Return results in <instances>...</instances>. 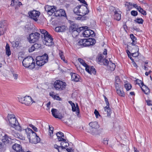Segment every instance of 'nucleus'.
Wrapping results in <instances>:
<instances>
[{
    "label": "nucleus",
    "mask_w": 152,
    "mask_h": 152,
    "mask_svg": "<svg viewBox=\"0 0 152 152\" xmlns=\"http://www.w3.org/2000/svg\"><path fill=\"white\" fill-rule=\"evenodd\" d=\"M22 132L23 134L22 135L18 133H15L14 135L15 137L23 140H25V135L26 134L28 139L31 143L35 144L40 141V138L37 136L36 133L30 129H25Z\"/></svg>",
    "instance_id": "obj_1"
},
{
    "label": "nucleus",
    "mask_w": 152,
    "mask_h": 152,
    "mask_svg": "<svg viewBox=\"0 0 152 152\" xmlns=\"http://www.w3.org/2000/svg\"><path fill=\"white\" fill-rule=\"evenodd\" d=\"M7 118L8 120L10 126L14 128L16 130L22 132L25 129L20 125L14 115L8 114L7 116Z\"/></svg>",
    "instance_id": "obj_2"
},
{
    "label": "nucleus",
    "mask_w": 152,
    "mask_h": 152,
    "mask_svg": "<svg viewBox=\"0 0 152 152\" xmlns=\"http://www.w3.org/2000/svg\"><path fill=\"white\" fill-rule=\"evenodd\" d=\"M40 31L42 34V37L44 44L48 46L53 45V39L47 31L43 29H40Z\"/></svg>",
    "instance_id": "obj_3"
},
{
    "label": "nucleus",
    "mask_w": 152,
    "mask_h": 152,
    "mask_svg": "<svg viewBox=\"0 0 152 152\" xmlns=\"http://www.w3.org/2000/svg\"><path fill=\"white\" fill-rule=\"evenodd\" d=\"M75 26L72 25L70 27L72 31V34H76V36H77L79 33L82 31V33L83 36L84 37H88L90 36V29H87V26L81 27L78 28H75Z\"/></svg>",
    "instance_id": "obj_4"
},
{
    "label": "nucleus",
    "mask_w": 152,
    "mask_h": 152,
    "mask_svg": "<svg viewBox=\"0 0 152 152\" xmlns=\"http://www.w3.org/2000/svg\"><path fill=\"white\" fill-rule=\"evenodd\" d=\"M75 14L80 16H84L89 12V10L86 6L83 5L76 7L74 10Z\"/></svg>",
    "instance_id": "obj_5"
},
{
    "label": "nucleus",
    "mask_w": 152,
    "mask_h": 152,
    "mask_svg": "<svg viewBox=\"0 0 152 152\" xmlns=\"http://www.w3.org/2000/svg\"><path fill=\"white\" fill-rule=\"evenodd\" d=\"M34 61V59L32 57L28 56L25 58L22 61L23 65L26 68L33 69L35 66V63Z\"/></svg>",
    "instance_id": "obj_6"
},
{
    "label": "nucleus",
    "mask_w": 152,
    "mask_h": 152,
    "mask_svg": "<svg viewBox=\"0 0 152 152\" xmlns=\"http://www.w3.org/2000/svg\"><path fill=\"white\" fill-rule=\"evenodd\" d=\"M96 40L92 38L81 39L78 42V45L81 47H87L93 45L96 43Z\"/></svg>",
    "instance_id": "obj_7"
},
{
    "label": "nucleus",
    "mask_w": 152,
    "mask_h": 152,
    "mask_svg": "<svg viewBox=\"0 0 152 152\" xmlns=\"http://www.w3.org/2000/svg\"><path fill=\"white\" fill-rule=\"evenodd\" d=\"M48 55L46 54L38 56L36 58V64L39 66H42L48 62Z\"/></svg>",
    "instance_id": "obj_8"
},
{
    "label": "nucleus",
    "mask_w": 152,
    "mask_h": 152,
    "mask_svg": "<svg viewBox=\"0 0 152 152\" xmlns=\"http://www.w3.org/2000/svg\"><path fill=\"white\" fill-rule=\"evenodd\" d=\"M18 100L20 102L26 105L29 106L35 102L33 101L31 97L29 96L25 97H18Z\"/></svg>",
    "instance_id": "obj_9"
},
{
    "label": "nucleus",
    "mask_w": 152,
    "mask_h": 152,
    "mask_svg": "<svg viewBox=\"0 0 152 152\" xmlns=\"http://www.w3.org/2000/svg\"><path fill=\"white\" fill-rule=\"evenodd\" d=\"M40 37V34L35 32L30 34L28 37V40L30 43H34L38 40Z\"/></svg>",
    "instance_id": "obj_10"
},
{
    "label": "nucleus",
    "mask_w": 152,
    "mask_h": 152,
    "mask_svg": "<svg viewBox=\"0 0 152 152\" xmlns=\"http://www.w3.org/2000/svg\"><path fill=\"white\" fill-rule=\"evenodd\" d=\"M66 83L60 80H56L54 83V86L57 90H63L66 87Z\"/></svg>",
    "instance_id": "obj_11"
},
{
    "label": "nucleus",
    "mask_w": 152,
    "mask_h": 152,
    "mask_svg": "<svg viewBox=\"0 0 152 152\" xmlns=\"http://www.w3.org/2000/svg\"><path fill=\"white\" fill-rule=\"evenodd\" d=\"M90 126V133L92 134H94L97 131V129L99 127L98 123L96 121L91 122L89 124Z\"/></svg>",
    "instance_id": "obj_12"
},
{
    "label": "nucleus",
    "mask_w": 152,
    "mask_h": 152,
    "mask_svg": "<svg viewBox=\"0 0 152 152\" xmlns=\"http://www.w3.org/2000/svg\"><path fill=\"white\" fill-rule=\"evenodd\" d=\"M29 17L35 21L37 20V18L40 15V12L37 11L33 10L31 12H29L28 13Z\"/></svg>",
    "instance_id": "obj_13"
},
{
    "label": "nucleus",
    "mask_w": 152,
    "mask_h": 152,
    "mask_svg": "<svg viewBox=\"0 0 152 152\" xmlns=\"http://www.w3.org/2000/svg\"><path fill=\"white\" fill-rule=\"evenodd\" d=\"M110 8L114 12L115 19L119 20L121 19V12L119 9H115L114 7L112 6Z\"/></svg>",
    "instance_id": "obj_14"
},
{
    "label": "nucleus",
    "mask_w": 152,
    "mask_h": 152,
    "mask_svg": "<svg viewBox=\"0 0 152 152\" xmlns=\"http://www.w3.org/2000/svg\"><path fill=\"white\" fill-rule=\"evenodd\" d=\"M45 9L50 15H54V13L56 11V9L54 7V6H51L48 5L45 6Z\"/></svg>",
    "instance_id": "obj_15"
},
{
    "label": "nucleus",
    "mask_w": 152,
    "mask_h": 152,
    "mask_svg": "<svg viewBox=\"0 0 152 152\" xmlns=\"http://www.w3.org/2000/svg\"><path fill=\"white\" fill-rule=\"evenodd\" d=\"M51 112L53 115L56 118L62 119L63 117L61 114L58 113V110L56 109L53 108L51 110Z\"/></svg>",
    "instance_id": "obj_16"
},
{
    "label": "nucleus",
    "mask_w": 152,
    "mask_h": 152,
    "mask_svg": "<svg viewBox=\"0 0 152 152\" xmlns=\"http://www.w3.org/2000/svg\"><path fill=\"white\" fill-rule=\"evenodd\" d=\"M55 16H66L65 12L64 10L63 9H59L56 10L54 13V15Z\"/></svg>",
    "instance_id": "obj_17"
},
{
    "label": "nucleus",
    "mask_w": 152,
    "mask_h": 152,
    "mask_svg": "<svg viewBox=\"0 0 152 152\" xmlns=\"http://www.w3.org/2000/svg\"><path fill=\"white\" fill-rule=\"evenodd\" d=\"M85 68L86 71L90 74H96V71L93 66H90L87 65Z\"/></svg>",
    "instance_id": "obj_18"
},
{
    "label": "nucleus",
    "mask_w": 152,
    "mask_h": 152,
    "mask_svg": "<svg viewBox=\"0 0 152 152\" xmlns=\"http://www.w3.org/2000/svg\"><path fill=\"white\" fill-rule=\"evenodd\" d=\"M12 148L17 152H24V151L22 149L20 145L16 143L12 146Z\"/></svg>",
    "instance_id": "obj_19"
},
{
    "label": "nucleus",
    "mask_w": 152,
    "mask_h": 152,
    "mask_svg": "<svg viewBox=\"0 0 152 152\" xmlns=\"http://www.w3.org/2000/svg\"><path fill=\"white\" fill-rule=\"evenodd\" d=\"M72 110L73 112H76V114L78 117H80V115H79L80 110L77 104L75 105V104L74 106H72Z\"/></svg>",
    "instance_id": "obj_20"
},
{
    "label": "nucleus",
    "mask_w": 152,
    "mask_h": 152,
    "mask_svg": "<svg viewBox=\"0 0 152 152\" xmlns=\"http://www.w3.org/2000/svg\"><path fill=\"white\" fill-rule=\"evenodd\" d=\"M104 114H107L108 117L110 116L112 113V110L110 109L109 105H107V106L104 107Z\"/></svg>",
    "instance_id": "obj_21"
},
{
    "label": "nucleus",
    "mask_w": 152,
    "mask_h": 152,
    "mask_svg": "<svg viewBox=\"0 0 152 152\" xmlns=\"http://www.w3.org/2000/svg\"><path fill=\"white\" fill-rule=\"evenodd\" d=\"M115 79V86L116 90L119 89L121 87V82L120 80L118 77H116Z\"/></svg>",
    "instance_id": "obj_22"
},
{
    "label": "nucleus",
    "mask_w": 152,
    "mask_h": 152,
    "mask_svg": "<svg viewBox=\"0 0 152 152\" xmlns=\"http://www.w3.org/2000/svg\"><path fill=\"white\" fill-rule=\"evenodd\" d=\"M80 76L75 73H73L71 75V79L73 81L78 82L79 81Z\"/></svg>",
    "instance_id": "obj_23"
},
{
    "label": "nucleus",
    "mask_w": 152,
    "mask_h": 152,
    "mask_svg": "<svg viewBox=\"0 0 152 152\" xmlns=\"http://www.w3.org/2000/svg\"><path fill=\"white\" fill-rule=\"evenodd\" d=\"M66 29L65 26H64L63 25L60 26H58L56 27L55 28V31L56 32H62L64 31Z\"/></svg>",
    "instance_id": "obj_24"
},
{
    "label": "nucleus",
    "mask_w": 152,
    "mask_h": 152,
    "mask_svg": "<svg viewBox=\"0 0 152 152\" xmlns=\"http://www.w3.org/2000/svg\"><path fill=\"white\" fill-rule=\"evenodd\" d=\"M61 147L63 149H66H66L68 146L69 145V143L66 141H63L61 142Z\"/></svg>",
    "instance_id": "obj_25"
},
{
    "label": "nucleus",
    "mask_w": 152,
    "mask_h": 152,
    "mask_svg": "<svg viewBox=\"0 0 152 152\" xmlns=\"http://www.w3.org/2000/svg\"><path fill=\"white\" fill-rule=\"evenodd\" d=\"M11 138L9 137L7 135H5L2 139V142L6 143H9L11 141Z\"/></svg>",
    "instance_id": "obj_26"
},
{
    "label": "nucleus",
    "mask_w": 152,
    "mask_h": 152,
    "mask_svg": "<svg viewBox=\"0 0 152 152\" xmlns=\"http://www.w3.org/2000/svg\"><path fill=\"white\" fill-rule=\"evenodd\" d=\"M6 54L9 56L11 54V52L10 46L8 43H7L5 47Z\"/></svg>",
    "instance_id": "obj_27"
},
{
    "label": "nucleus",
    "mask_w": 152,
    "mask_h": 152,
    "mask_svg": "<svg viewBox=\"0 0 152 152\" xmlns=\"http://www.w3.org/2000/svg\"><path fill=\"white\" fill-rule=\"evenodd\" d=\"M104 59L103 56L101 54L98 56L97 59V61H98L99 64L101 65H102V63L104 62Z\"/></svg>",
    "instance_id": "obj_28"
},
{
    "label": "nucleus",
    "mask_w": 152,
    "mask_h": 152,
    "mask_svg": "<svg viewBox=\"0 0 152 152\" xmlns=\"http://www.w3.org/2000/svg\"><path fill=\"white\" fill-rule=\"evenodd\" d=\"M117 94L120 96L124 97L125 95V93L123 90L120 89L116 90Z\"/></svg>",
    "instance_id": "obj_29"
},
{
    "label": "nucleus",
    "mask_w": 152,
    "mask_h": 152,
    "mask_svg": "<svg viewBox=\"0 0 152 152\" xmlns=\"http://www.w3.org/2000/svg\"><path fill=\"white\" fill-rule=\"evenodd\" d=\"M143 88H142V90L144 92L145 94H148L150 93V90L145 85H144Z\"/></svg>",
    "instance_id": "obj_30"
},
{
    "label": "nucleus",
    "mask_w": 152,
    "mask_h": 152,
    "mask_svg": "<svg viewBox=\"0 0 152 152\" xmlns=\"http://www.w3.org/2000/svg\"><path fill=\"white\" fill-rule=\"evenodd\" d=\"M108 69L111 71H113L115 67V64L113 63L110 62L108 66Z\"/></svg>",
    "instance_id": "obj_31"
},
{
    "label": "nucleus",
    "mask_w": 152,
    "mask_h": 152,
    "mask_svg": "<svg viewBox=\"0 0 152 152\" xmlns=\"http://www.w3.org/2000/svg\"><path fill=\"white\" fill-rule=\"evenodd\" d=\"M137 10L140 12L143 15H146V12L145 10H143L140 7H138V8H137Z\"/></svg>",
    "instance_id": "obj_32"
},
{
    "label": "nucleus",
    "mask_w": 152,
    "mask_h": 152,
    "mask_svg": "<svg viewBox=\"0 0 152 152\" xmlns=\"http://www.w3.org/2000/svg\"><path fill=\"white\" fill-rule=\"evenodd\" d=\"M136 83L138 84L142 88L144 86L143 82L140 80L137 79L136 80Z\"/></svg>",
    "instance_id": "obj_33"
},
{
    "label": "nucleus",
    "mask_w": 152,
    "mask_h": 152,
    "mask_svg": "<svg viewBox=\"0 0 152 152\" xmlns=\"http://www.w3.org/2000/svg\"><path fill=\"white\" fill-rule=\"evenodd\" d=\"M11 1L15 5H18L19 7L22 5L21 2L19 1L18 0L16 1H15V0H11Z\"/></svg>",
    "instance_id": "obj_34"
},
{
    "label": "nucleus",
    "mask_w": 152,
    "mask_h": 152,
    "mask_svg": "<svg viewBox=\"0 0 152 152\" xmlns=\"http://www.w3.org/2000/svg\"><path fill=\"white\" fill-rule=\"evenodd\" d=\"M59 55L61 59L62 60L66 62L65 59V57L63 54V52L61 50H59Z\"/></svg>",
    "instance_id": "obj_35"
},
{
    "label": "nucleus",
    "mask_w": 152,
    "mask_h": 152,
    "mask_svg": "<svg viewBox=\"0 0 152 152\" xmlns=\"http://www.w3.org/2000/svg\"><path fill=\"white\" fill-rule=\"evenodd\" d=\"M78 61L80 63L85 67H86L88 65L83 59L80 58H78Z\"/></svg>",
    "instance_id": "obj_36"
},
{
    "label": "nucleus",
    "mask_w": 152,
    "mask_h": 152,
    "mask_svg": "<svg viewBox=\"0 0 152 152\" xmlns=\"http://www.w3.org/2000/svg\"><path fill=\"white\" fill-rule=\"evenodd\" d=\"M124 87L127 91H129L132 88L131 85L129 83L125 84L124 85Z\"/></svg>",
    "instance_id": "obj_37"
},
{
    "label": "nucleus",
    "mask_w": 152,
    "mask_h": 152,
    "mask_svg": "<svg viewBox=\"0 0 152 152\" xmlns=\"http://www.w3.org/2000/svg\"><path fill=\"white\" fill-rule=\"evenodd\" d=\"M125 6L129 10L131 9L132 8V3L130 2H126L125 4Z\"/></svg>",
    "instance_id": "obj_38"
},
{
    "label": "nucleus",
    "mask_w": 152,
    "mask_h": 152,
    "mask_svg": "<svg viewBox=\"0 0 152 152\" xmlns=\"http://www.w3.org/2000/svg\"><path fill=\"white\" fill-rule=\"evenodd\" d=\"M138 23L142 24L143 22V20L142 18H137L136 20H135Z\"/></svg>",
    "instance_id": "obj_39"
},
{
    "label": "nucleus",
    "mask_w": 152,
    "mask_h": 152,
    "mask_svg": "<svg viewBox=\"0 0 152 152\" xmlns=\"http://www.w3.org/2000/svg\"><path fill=\"white\" fill-rule=\"evenodd\" d=\"M49 133L50 134V135H51L53 134L54 128L52 126L50 127V126H49Z\"/></svg>",
    "instance_id": "obj_40"
},
{
    "label": "nucleus",
    "mask_w": 152,
    "mask_h": 152,
    "mask_svg": "<svg viewBox=\"0 0 152 152\" xmlns=\"http://www.w3.org/2000/svg\"><path fill=\"white\" fill-rule=\"evenodd\" d=\"M56 135L57 137H64V134L61 132H58L57 133Z\"/></svg>",
    "instance_id": "obj_41"
},
{
    "label": "nucleus",
    "mask_w": 152,
    "mask_h": 152,
    "mask_svg": "<svg viewBox=\"0 0 152 152\" xmlns=\"http://www.w3.org/2000/svg\"><path fill=\"white\" fill-rule=\"evenodd\" d=\"M33 45L36 50L39 49L41 47V45L40 44L35 43Z\"/></svg>",
    "instance_id": "obj_42"
},
{
    "label": "nucleus",
    "mask_w": 152,
    "mask_h": 152,
    "mask_svg": "<svg viewBox=\"0 0 152 152\" xmlns=\"http://www.w3.org/2000/svg\"><path fill=\"white\" fill-rule=\"evenodd\" d=\"M29 126L35 131L37 132L38 131L37 129L33 125L31 124H30Z\"/></svg>",
    "instance_id": "obj_43"
},
{
    "label": "nucleus",
    "mask_w": 152,
    "mask_h": 152,
    "mask_svg": "<svg viewBox=\"0 0 152 152\" xmlns=\"http://www.w3.org/2000/svg\"><path fill=\"white\" fill-rule=\"evenodd\" d=\"M36 49L35 48L34 45H32L31 47L30 48H29V51L30 52H31L35 50H36Z\"/></svg>",
    "instance_id": "obj_44"
},
{
    "label": "nucleus",
    "mask_w": 152,
    "mask_h": 152,
    "mask_svg": "<svg viewBox=\"0 0 152 152\" xmlns=\"http://www.w3.org/2000/svg\"><path fill=\"white\" fill-rule=\"evenodd\" d=\"M109 63L108 60L107 59H104V62L102 63V64H103L105 65H107Z\"/></svg>",
    "instance_id": "obj_45"
},
{
    "label": "nucleus",
    "mask_w": 152,
    "mask_h": 152,
    "mask_svg": "<svg viewBox=\"0 0 152 152\" xmlns=\"http://www.w3.org/2000/svg\"><path fill=\"white\" fill-rule=\"evenodd\" d=\"M13 46L14 47H17L19 45V42L18 41L13 42Z\"/></svg>",
    "instance_id": "obj_46"
},
{
    "label": "nucleus",
    "mask_w": 152,
    "mask_h": 152,
    "mask_svg": "<svg viewBox=\"0 0 152 152\" xmlns=\"http://www.w3.org/2000/svg\"><path fill=\"white\" fill-rule=\"evenodd\" d=\"M131 14L133 16H135L137 15V12L134 10H132L131 12Z\"/></svg>",
    "instance_id": "obj_47"
},
{
    "label": "nucleus",
    "mask_w": 152,
    "mask_h": 152,
    "mask_svg": "<svg viewBox=\"0 0 152 152\" xmlns=\"http://www.w3.org/2000/svg\"><path fill=\"white\" fill-rule=\"evenodd\" d=\"M63 137H57V138L59 141H66V140Z\"/></svg>",
    "instance_id": "obj_48"
},
{
    "label": "nucleus",
    "mask_w": 152,
    "mask_h": 152,
    "mask_svg": "<svg viewBox=\"0 0 152 152\" xmlns=\"http://www.w3.org/2000/svg\"><path fill=\"white\" fill-rule=\"evenodd\" d=\"M130 37L132 40H137V39L136 37L134 36V35L133 34H131L130 35Z\"/></svg>",
    "instance_id": "obj_49"
},
{
    "label": "nucleus",
    "mask_w": 152,
    "mask_h": 152,
    "mask_svg": "<svg viewBox=\"0 0 152 152\" xmlns=\"http://www.w3.org/2000/svg\"><path fill=\"white\" fill-rule=\"evenodd\" d=\"M103 97L104 98L105 101L107 105H109V102L108 101V99L104 95H103Z\"/></svg>",
    "instance_id": "obj_50"
},
{
    "label": "nucleus",
    "mask_w": 152,
    "mask_h": 152,
    "mask_svg": "<svg viewBox=\"0 0 152 152\" xmlns=\"http://www.w3.org/2000/svg\"><path fill=\"white\" fill-rule=\"evenodd\" d=\"M50 95L51 96H52L54 99H57V100H59V99L60 98L59 96H56V95H53L52 96L51 95H50Z\"/></svg>",
    "instance_id": "obj_51"
},
{
    "label": "nucleus",
    "mask_w": 152,
    "mask_h": 152,
    "mask_svg": "<svg viewBox=\"0 0 152 152\" xmlns=\"http://www.w3.org/2000/svg\"><path fill=\"white\" fill-rule=\"evenodd\" d=\"M94 113L95 114L96 117V118L98 117V115H100L99 114V112L97 111L96 110H95L94 112Z\"/></svg>",
    "instance_id": "obj_52"
},
{
    "label": "nucleus",
    "mask_w": 152,
    "mask_h": 152,
    "mask_svg": "<svg viewBox=\"0 0 152 152\" xmlns=\"http://www.w3.org/2000/svg\"><path fill=\"white\" fill-rule=\"evenodd\" d=\"M103 143L105 145H107L108 143V141L107 138H104L103 140Z\"/></svg>",
    "instance_id": "obj_53"
},
{
    "label": "nucleus",
    "mask_w": 152,
    "mask_h": 152,
    "mask_svg": "<svg viewBox=\"0 0 152 152\" xmlns=\"http://www.w3.org/2000/svg\"><path fill=\"white\" fill-rule=\"evenodd\" d=\"M90 36L93 37L95 36V34L94 32L91 30L90 29Z\"/></svg>",
    "instance_id": "obj_54"
},
{
    "label": "nucleus",
    "mask_w": 152,
    "mask_h": 152,
    "mask_svg": "<svg viewBox=\"0 0 152 152\" xmlns=\"http://www.w3.org/2000/svg\"><path fill=\"white\" fill-rule=\"evenodd\" d=\"M54 148L57 149L59 152H60L59 150V148H60V147L56 145H55L54 146Z\"/></svg>",
    "instance_id": "obj_55"
},
{
    "label": "nucleus",
    "mask_w": 152,
    "mask_h": 152,
    "mask_svg": "<svg viewBox=\"0 0 152 152\" xmlns=\"http://www.w3.org/2000/svg\"><path fill=\"white\" fill-rule=\"evenodd\" d=\"M12 74L14 79L16 80H17L18 78V75L14 73H13Z\"/></svg>",
    "instance_id": "obj_56"
},
{
    "label": "nucleus",
    "mask_w": 152,
    "mask_h": 152,
    "mask_svg": "<svg viewBox=\"0 0 152 152\" xmlns=\"http://www.w3.org/2000/svg\"><path fill=\"white\" fill-rule=\"evenodd\" d=\"M132 55L133 57H137L138 55V53H132Z\"/></svg>",
    "instance_id": "obj_57"
},
{
    "label": "nucleus",
    "mask_w": 152,
    "mask_h": 152,
    "mask_svg": "<svg viewBox=\"0 0 152 152\" xmlns=\"http://www.w3.org/2000/svg\"><path fill=\"white\" fill-rule=\"evenodd\" d=\"M81 17H78L76 18V19L77 20H83L84 18L83 16H81Z\"/></svg>",
    "instance_id": "obj_58"
},
{
    "label": "nucleus",
    "mask_w": 152,
    "mask_h": 152,
    "mask_svg": "<svg viewBox=\"0 0 152 152\" xmlns=\"http://www.w3.org/2000/svg\"><path fill=\"white\" fill-rule=\"evenodd\" d=\"M132 44L133 45H135L137 44V41L136 40H132Z\"/></svg>",
    "instance_id": "obj_59"
},
{
    "label": "nucleus",
    "mask_w": 152,
    "mask_h": 152,
    "mask_svg": "<svg viewBox=\"0 0 152 152\" xmlns=\"http://www.w3.org/2000/svg\"><path fill=\"white\" fill-rule=\"evenodd\" d=\"M79 1L81 3H82L83 4H85L86 5H87V4L86 2L85 1V0H79Z\"/></svg>",
    "instance_id": "obj_60"
},
{
    "label": "nucleus",
    "mask_w": 152,
    "mask_h": 152,
    "mask_svg": "<svg viewBox=\"0 0 152 152\" xmlns=\"http://www.w3.org/2000/svg\"><path fill=\"white\" fill-rule=\"evenodd\" d=\"M66 151L68 152H73L72 151L73 150H72V149L71 148H67Z\"/></svg>",
    "instance_id": "obj_61"
},
{
    "label": "nucleus",
    "mask_w": 152,
    "mask_h": 152,
    "mask_svg": "<svg viewBox=\"0 0 152 152\" xmlns=\"http://www.w3.org/2000/svg\"><path fill=\"white\" fill-rule=\"evenodd\" d=\"M146 102L147 104L148 105H152V104L151 103V101L149 100H147L146 101Z\"/></svg>",
    "instance_id": "obj_62"
},
{
    "label": "nucleus",
    "mask_w": 152,
    "mask_h": 152,
    "mask_svg": "<svg viewBox=\"0 0 152 152\" xmlns=\"http://www.w3.org/2000/svg\"><path fill=\"white\" fill-rule=\"evenodd\" d=\"M50 102H48L47 104H46V106H47V107L48 108V109H49V108H50Z\"/></svg>",
    "instance_id": "obj_63"
},
{
    "label": "nucleus",
    "mask_w": 152,
    "mask_h": 152,
    "mask_svg": "<svg viewBox=\"0 0 152 152\" xmlns=\"http://www.w3.org/2000/svg\"><path fill=\"white\" fill-rule=\"evenodd\" d=\"M126 52L127 54L128 57H130V51L128 50H126Z\"/></svg>",
    "instance_id": "obj_64"
}]
</instances>
